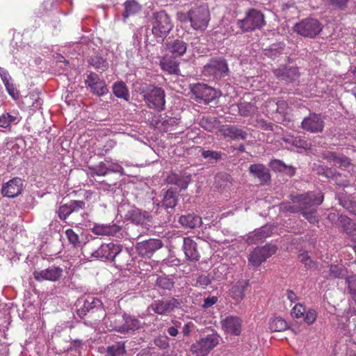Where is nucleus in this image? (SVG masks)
I'll use <instances>...</instances> for the list:
<instances>
[{
  "mask_svg": "<svg viewBox=\"0 0 356 356\" xmlns=\"http://www.w3.org/2000/svg\"><path fill=\"white\" fill-rule=\"evenodd\" d=\"M293 204H282L280 209L283 211L291 213L300 212L310 223L318 222L317 207L323 200L321 193H307L293 196L291 198Z\"/></svg>",
  "mask_w": 356,
  "mask_h": 356,
  "instance_id": "f257e3e1",
  "label": "nucleus"
},
{
  "mask_svg": "<svg viewBox=\"0 0 356 356\" xmlns=\"http://www.w3.org/2000/svg\"><path fill=\"white\" fill-rule=\"evenodd\" d=\"M153 35L161 39L165 38L173 28V24L169 15L165 11L156 12L152 19Z\"/></svg>",
  "mask_w": 356,
  "mask_h": 356,
  "instance_id": "f03ea898",
  "label": "nucleus"
},
{
  "mask_svg": "<svg viewBox=\"0 0 356 356\" xmlns=\"http://www.w3.org/2000/svg\"><path fill=\"white\" fill-rule=\"evenodd\" d=\"M323 25L316 18L307 17L296 23L293 30L298 35L309 38H314L323 30Z\"/></svg>",
  "mask_w": 356,
  "mask_h": 356,
  "instance_id": "7ed1b4c3",
  "label": "nucleus"
},
{
  "mask_svg": "<svg viewBox=\"0 0 356 356\" xmlns=\"http://www.w3.org/2000/svg\"><path fill=\"white\" fill-rule=\"evenodd\" d=\"M143 97L149 108L158 111L165 109V93L163 88L150 86L145 92Z\"/></svg>",
  "mask_w": 356,
  "mask_h": 356,
  "instance_id": "20e7f679",
  "label": "nucleus"
},
{
  "mask_svg": "<svg viewBox=\"0 0 356 356\" xmlns=\"http://www.w3.org/2000/svg\"><path fill=\"white\" fill-rule=\"evenodd\" d=\"M188 19L191 26L195 30H204L210 19V13L208 8L204 6H200L193 8L188 12Z\"/></svg>",
  "mask_w": 356,
  "mask_h": 356,
  "instance_id": "39448f33",
  "label": "nucleus"
},
{
  "mask_svg": "<svg viewBox=\"0 0 356 356\" xmlns=\"http://www.w3.org/2000/svg\"><path fill=\"white\" fill-rule=\"evenodd\" d=\"M238 25L246 32L260 29L265 25L264 16L260 11L251 9L243 19L238 22Z\"/></svg>",
  "mask_w": 356,
  "mask_h": 356,
  "instance_id": "423d86ee",
  "label": "nucleus"
},
{
  "mask_svg": "<svg viewBox=\"0 0 356 356\" xmlns=\"http://www.w3.org/2000/svg\"><path fill=\"white\" fill-rule=\"evenodd\" d=\"M229 68L227 62L221 58H211L204 65L203 74L205 76H212L213 79H220L227 75Z\"/></svg>",
  "mask_w": 356,
  "mask_h": 356,
  "instance_id": "0eeeda50",
  "label": "nucleus"
},
{
  "mask_svg": "<svg viewBox=\"0 0 356 356\" xmlns=\"http://www.w3.org/2000/svg\"><path fill=\"white\" fill-rule=\"evenodd\" d=\"M219 343V336L217 333L208 334L202 337L195 343L192 345V350L199 356L207 355L213 348Z\"/></svg>",
  "mask_w": 356,
  "mask_h": 356,
  "instance_id": "6e6552de",
  "label": "nucleus"
},
{
  "mask_svg": "<svg viewBox=\"0 0 356 356\" xmlns=\"http://www.w3.org/2000/svg\"><path fill=\"white\" fill-rule=\"evenodd\" d=\"M276 250L277 247L270 244L257 247L249 254V263L253 266H259L268 257L274 254Z\"/></svg>",
  "mask_w": 356,
  "mask_h": 356,
  "instance_id": "1a4fd4ad",
  "label": "nucleus"
},
{
  "mask_svg": "<svg viewBox=\"0 0 356 356\" xmlns=\"http://www.w3.org/2000/svg\"><path fill=\"white\" fill-rule=\"evenodd\" d=\"M122 251V246L114 243H103L91 254L97 259L113 261Z\"/></svg>",
  "mask_w": 356,
  "mask_h": 356,
  "instance_id": "9d476101",
  "label": "nucleus"
},
{
  "mask_svg": "<svg viewBox=\"0 0 356 356\" xmlns=\"http://www.w3.org/2000/svg\"><path fill=\"white\" fill-rule=\"evenodd\" d=\"M118 322H115L114 330L120 333H126L130 331H135L141 327L140 321L129 314H124L120 316Z\"/></svg>",
  "mask_w": 356,
  "mask_h": 356,
  "instance_id": "9b49d317",
  "label": "nucleus"
},
{
  "mask_svg": "<svg viewBox=\"0 0 356 356\" xmlns=\"http://www.w3.org/2000/svg\"><path fill=\"white\" fill-rule=\"evenodd\" d=\"M178 197L177 193L173 191L172 188H169L163 193V197L161 202V204L160 205L158 203L156 205L158 207H161V209H164V211L167 213L166 218H163V219H161L160 221L161 223L165 224L169 222L171 220L172 213L170 211H167L166 209H170L172 210L177 204ZM162 211V209H161Z\"/></svg>",
  "mask_w": 356,
  "mask_h": 356,
  "instance_id": "f8f14e48",
  "label": "nucleus"
},
{
  "mask_svg": "<svg viewBox=\"0 0 356 356\" xmlns=\"http://www.w3.org/2000/svg\"><path fill=\"white\" fill-rule=\"evenodd\" d=\"M192 92L199 103L209 104L218 97L216 90L202 83L194 85Z\"/></svg>",
  "mask_w": 356,
  "mask_h": 356,
  "instance_id": "ddd939ff",
  "label": "nucleus"
},
{
  "mask_svg": "<svg viewBox=\"0 0 356 356\" xmlns=\"http://www.w3.org/2000/svg\"><path fill=\"white\" fill-rule=\"evenodd\" d=\"M179 305V301L174 298L154 300L149 308L159 315H167Z\"/></svg>",
  "mask_w": 356,
  "mask_h": 356,
  "instance_id": "4468645a",
  "label": "nucleus"
},
{
  "mask_svg": "<svg viewBox=\"0 0 356 356\" xmlns=\"http://www.w3.org/2000/svg\"><path fill=\"white\" fill-rule=\"evenodd\" d=\"M85 205V202L82 200H71L67 203L61 202L56 213L60 220L65 221L71 213L84 209Z\"/></svg>",
  "mask_w": 356,
  "mask_h": 356,
  "instance_id": "2eb2a0df",
  "label": "nucleus"
},
{
  "mask_svg": "<svg viewBox=\"0 0 356 356\" xmlns=\"http://www.w3.org/2000/svg\"><path fill=\"white\" fill-rule=\"evenodd\" d=\"M324 121L321 116L316 113H310L305 118L301 123V127L310 133H321L324 128Z\"/></svg>",
  "mask_w": 356,
  "mask_h": 356,
  "instance_id": "dca6fc26",
  "label": "nucleus"
},
{
  "mask_svg": "<svg viewBox=\"0 0 356 356\" xmlns=\"http://www.w3.org/2000/svg\"><path fill=\"white\" fill-rule=\"evenodd\" d=\"M85 83L90 88L92 92L99 97L103 96L108 92L106 83L101 80L99 76L94 72H91L88 76Z\"/></svg>",
  "mask_w": 356,
  "mask_h": 356,
  "instance_id": "f3484780",
  "label": "nucleus"
},
{
  "mask_svg": "<svg viewBox=\"0 0 356 356\" xmlns=\"http://www.w3.org/2000/svg\"><path fill=\"white\" fill-rule=\"evenodd\" d=\"M273 74L280 81L291 83L298 79L300 72L296 67L280 66L273 70Z\"/></svg>",
  "mask_w": 356,
  "mask_h": 356,
  "instance_id": "a211bd4d",
  "label": "nucleus"
},
{
  "mask_svg": "<svg viewBox=\"0 0 356 356\" xmlns=\"http://www.w3.org/2000/svg\"><path fill=\"white\" fill-rule=\"evenodd\" d=\"M22 180L19 177L13 178L4 184L1 188V194L9 198L18 196L22 191Z\"/></svg>",
  "mask_w": 356,
  "mask_h": 356,
  "instance_id": "6ab92c4d",
  "label": "nucleus"
},
{
  "mask_svg": "<svg viewBox=\"0 0 356 356\" xmlns=\"http://www.w3.org/2000/svg\"><path fill=\"white\" fill-rule=\"evenodd\" d=\"M163 247V243L161 240L151 238L149 240H146L140 243H138L136 245V249L138 252V254L142 255L143 257H149L152 254H153L155 251Z\"/></svg>",
  "mask_w": 356,
  "mask_h": 356,
  "instance_id": "aec40b11",
  "label": "nucleus"
},
{
  "mask_svg": "<svg viewBox=\"0 0 356 356\" xmlns=\"http://www.w3.org/2000/svg\"><path fill=\"white\" fill-rule=\"evenodd\" d=\"M62 273V268L56 266H51L44 270H35L33 275L34 278L39 282L43 280L55 282L60 277Z\"/></svg>",
  "mask_w": 356,
  "mask_h": 356,
  "instance_id": "412c9836",
  "label": "nucleus"
},
{
  "mask_svg": "<svg viewBox=\"0 0 356 356\" xmlns=\"http://www.w3.org/2000/svg\"><path fill=\"white\" fill-rule=\"evenodd\" d=\"M127 217L132 222L142 226L149 225L152 220V217L148 211L138 208H134L129 211Z\"/></svg>",
  "mask_w": 356,
  "mask_h": 356,
  "instance_id": "4be33fe9",
  "label": "nucleus"
},
{
  "mask_svg": "<svg viewBox=\"0 0 356 356\" xmlns=\"http://www.w3.org/2000/svg\"><path fill=\"white\" fill-rule=\"evenodd\" d=\"M219 131L225 138L232 140H245L248 136L247 132L243 128L235 125H223Z\"/></svg>",
  "mask_w": 356,
  "mask_h": 356,
  "instance_id": "5701e85b",
  "label": "nucleus"
},
{
  "mask_svg": "<svg viewBox=\"0 0 356 356\" xmlns=\"http://www.w3.org/2000/svg\"><path fill=\"white\" fill-rule=\"evenodd\" d=\"M338 224L346 236L353 241L356 242V222L345 215L338 218Z\"/></svg>",
  "mask_w": 356,
  "mask_h": 356,
  "instance_id": "b1692460",
  "label": "nucleus"
},
{
  "mask_svg": "<svg viewBox=\"0 0 356 356\" xmlns=\"http://www.w3.org/2000/svg\"><path fill=\"white\" fill-rule=\"evenodd\" d=\"M222 329L227 333L239 335L241 332V320L238 316H229L221 321Z\"/></svg>",
  "mask_w": 356,
  "mask_h": 356,
  "instance_id": "393cba45",
  "label": "nucleus"
},
{
  "mask_svg": "<svg viewBox=\"0 0 356 356\" xmlns=\"http://www.w3.org/2000/svg\"><path fill=\"white\" fill-rule=\"evenodd\" d=\"M165 181L168 184L175 185L180 190H185L191 181V175L188 173L180 175L172 173L167 176Z\"/></svg>",
  "mask_w": 356,
  "mask_h": 356,
  "instance_id": "a878e982",
  "label": "nucleus"
},
{
  "mask_svg": "<svg viewBox=\"0 0 356 356\" xmlns=\"http://www.w3.org/2000/svg\"><path fill=\"white\" fill-rule=\"evenodd\" d=\"M250 174L257 178L262 184H266L270 180V175L268 169L263 164H252L249 167Z\"/></svg>",
  "mask_w": 356,
  "mask_h": 356,
  "instance_id": "bb28decb",
  "label": "nucleus"
},
{
  "mask_svg": "<svg viewBox=\"0 0 356 356\" xmlns=\"http://www.w3.org/2000/svg\"><path fill=\"white\" fill-rule=\"evenodd\" d=\"M121 231V227L116 224L112 225H95L92 228V232L96 235L116 236Z\"/></svg>",
  "mask_w": 356,
  "mask_h": 356,
  "instance_id": "cd10ccee",
  "label": "nucleus"
},
{
  "mask_svg": "<svg viewBox=\"0 0 356 356\" xmlns=\"http://www.w3.org/2000/svg\"><path fill=\"white\" fill-rule=\"evenodd\" d=\"M183 248L187 259L191 261H198L200 254L197 250V243L190 238H184Z\"/></svg>",
  "mask_w": 356,
  "mask_h": 356,
  "instance_id": "c85d7f7f",
  "label": "nucleus"
},
{
  "mask_svg": "<svg viewBox=\"0 0 356 356\" xmlns=\"http://www.w3.org/2000/svg\"><path fill=\"white\" fill-rule=\"evenodd\" d=\"M339 203L346 210L356 216V202L351 195L346 193H339L337 195Z\"/></svg>",
  "mask_w": 356,
  "mask_h": 356,
  "instance_id": "c756f323",
  "label": "nucleus"
},
{
  "mask_svg": "<svg viewBox=\"0 0 356 356\" xmlns=\"http://www.w3.org/2000/svg\"><path fill=\"white\" fill-rule=\"evenodd\" d=\"M167 49L174 57L183 56L187 49V44L182 40H174L166 44Z\"/></svg>",
  "mask_w": 356,
  "mask_h": 356,
  "instance_id": "7c9ffc66",
  "label": "nucleus"
},
{
  "mask_svg": "<svg viewBox=\"0 0 356 356\" xmlns=\"http://www.w3.org/2000/svg\"><path fill=\"white\" fill-rule=\"evenodd\" d=\"M318 175L325 176L327 178H331L338 186L346 187L348 183L346 181H338V178L341 177V173L335 172V170L327 167L319 165L316 169Z\"/></svg>",
  "mask_w": 356,
  "mask_h": 356,
  "instance_id": "2f4dec72",
  "label": "nucleus"
},
{
  "mask_svg": "<svg viewBox=\"0 0 356 356\" xmlns=\"http://www.w3.org/2000/svg\"><path fill=\"white\" fill-rule=\"evenodd\" d=\"M0 76L8 94L14 99L19 97V92L15 85L10 82L11 77L8 72L0 67Z\"/></svg>",
  "mask_w": 356,
  "mask_h": 356,
  "instance_id": "473e14b6",
  "label": "nucleus"
},
{
  "mask_svg": "<svg viewBox=\"0 0 356 356\" xmlns=\"http://www.w3.org/2000/svg\"><path fill=\"white\" fill-rule=\"evenodd\" d=\"M179 222L184 227L190 229L200 227L202 224V218L192 213L181 216Z\"/></svg>",
  "mask_w": 356,
  "mask_h": 356,
  "instance_id": "72a5a7b5",
  "label": "nucleus"
},
{
  "mask_svg": "<svg viewBox=\"0 0 356 356\" xmlns=\"http://www.w3.org/2000/svg\"><path fill=\"white\" fill-rule=\"evenodd\" d=\"M175 58L168 55L164 56L161 60V68L170 74H178L179 71V63L175 60Z\"/></svg>",
  "mask_w": 356,
  "mask_h": 356,
  "instance_id": "f704fd0d",
  "label": "nucleus"
},
{
  "mask_svg": "<svg viewBox=\"0 0 356 356\" xmlns=\"http://www.w3.org/2000/svg\"><path fill=\"white\" fill-rule=\"evenodd\" d=\"M248 285L246 281H239L232 286L231 296L236 302H240L245 296V291Z\"/></svg>",
  "mask_w": 356,
  "mask_h": 356,
  "instance_id": "c9c22d12",
  "label": "nucleus"
},
{
  "mask_svg": "<svg viewBox=\"0 0 356 356\" xmlns=\"http://www.w3.org/2000/svg\"><path fill=\"white\" fill-rule=\"evenodd\" d=\"M124 343L116 342L106 348V356H126Z\"/></svg>",
  "mask_w": 356,
  "mask_h": 356,
  "instance_id": "e433bc0d",
  "label": "nucleus"
},
{
  "mask_svg": "<svg viewBox=\"0 0 356 356\" xmlns=\"http://www.w3.org/2000/svg\"><path fill=\"white\" fill-rule=\"evenodd\" d=\"M348 277L346 269L340 265H330L329 276H325V278H339L342 279Z\"/></svg>",
  "mask_w": 356,
  "mask_h": 356,
  "instance_id": "4c0bfd02",
  "label": "nucleus"
},
{
  "mask_svg": "<svg viewBox=\"0 0 356 356\" xmlns=\"http://www.w3.org/2000/svg\"><path fill=\"white\" fill-rule=\"evenodd\" d=\"M113 92L116 97L122 98L127 101L129 100V90L124 82L120 81L115 83L113 86Z\"/></svg>",
  "mask_w": 356,
  "mask_h": 356,
  "instance_id": "58836bf2",
  "label": "nucleus"
},
{
  "mask_svg": "<svg viewBox=\"0 0 356 356\" xmlns=\"http://www.w3.org/2000/svg\"><path fill=\"white\" fill-rule=\"evenodd\" d=\"M124 8L125 10L122 14L124 19L128 18L130 15H134L138 13L141 7L134 0L127 1L124 3Z\"/></svg>",
  "mask_w": 356,
  "mask_h": 356,
  "instance_id": "ea45409f",
  "label": "nucleus"
},
{
  "mask_svg": "<svg viewBox=\"0 0 356 356\" xmlns=\"http://www.w3.org/2000/svg\"><path fill=\"white\" fill-rule=\"evenodd\" d=\"M96 301L99 302L98 300H95L92 298L84 300L83 301V306L77 309L78 316L81 318H83L88 312L96 306Z\"/></svg>",
  "mask_w": 356,
  "mask_h": 356,
  "instance_id": "a19ab883",
  "label": "nucleus"
},
{
  "mask_svg": "<svg viewBox=\"0 0 356 356\" xmlns=\"http://www.w3.org/2000/svg\"><path fill=\"white\" fill-rule=\"evenodd\" d=\"M269 328L272 332H282L287 328V323L283 318L277 317L270 319Z\"/></svg>",
  "mask_w": 356,
  "mask_h": 356,
  "instance_id": "79ce46f5",
  "label": "nucleus"
},
{
  "mask_svg": "<svg viewBox=\"0 0 356 356\" xmlns=\"http://www.w3.org/2000/svg\"><path fill=\"white\" fill-rule=\"evenodd\" d=\"M200 124L205 130L212 132L217 129L219 121L214 117L204 118L202 119Z\"/></svg>",
  "mask_w": 356,
  "mask_h": 356,
  "instance_id": "37998d69",
  "label": "nucleus"
},
{
  "mask_svg": "<svg viewBox=\"0 0 356 356\" xmlns=\"http://www.w3.org/2000/svg\"><path fill=\"white\" fill-rule=\"evenodd\" d=\"M270 167L274 171L286 172L289 170L291 175L294 174V168L291 166L286 165L284 162L278 159H274L270 162Z\"/></svg>",
  "mask_w": 356,
  "mask_h": 356,
  "instance_id": "c03bdc74",
  "label": "nucleus"
},
{
  "mask_svg": "<svg viewBox=\"0 0 356 356\" xmlns=\"http://www.w3.org/2000/svg\"><path fill=\"white\" fill-rule=\"evenodd\" d=\"M156 285L163 289L171 290L174 287V282L168 277L160 276L156 279Z\"/></svg>",
  "mask_w": 356,
  "mask_h": 356,
  "instance_id": "a18cd8bd",
  "label": "nucleus"
},
{
  "mask_svg": "<svg viewBox=\"0 0 356 356\" xmlns=\"http://www.w3.org/2000/svg\"><path fill=\"white\" fill-rule=\"evenodd\" d=\"M90 63L98 70L105 71L108 68V63L99 56H93L90 60Z\"/></svg>",
  "mask_w": 356,
  "mask_h": 356,
  "instance_id": "49530a36",
  "label": "nucleus"
},
{
  "mask_svg": "<svg viewBox=\"0 0 356 356\" xmlns=\"http://www.w3.org/2000/svg\"><path fill=\"white\" fill-rule=\"evenodd\" d=\"M238 113L242 116H249L252 114L254 111V106L248 102H241L238 105Z\"/></svg>",
  "mask_w": 356,
  "mask_h": 356,
  "instance_id": "de8ad7c7",
  "label": "nucleus"
},
{
  "mask_svg": "<svg viewBox=\"0 0 356 356\" xmlns=\"http://www.w3.org/2000/svg\"><path fill=\"white\" fill-rule=\"evenodd\" d=\"M298 258L306 268L309 269H315L316 268V263L311 259L307 252L299 254Z\"/></svg>",
  "mask_w": 356,
  "mask_h": 356,
  "instance_id": "09e8293b",
  "label": "nucleus"
},
{
  "mask_svg": "<svg viewBox=\"0 0 356 356\" xmlns=\"http://www.w3.org/2000/svg\"><path fill=\"white\" fill-rule=\"evenodd\" d=\"M201 155L203 158L208 159L210 161H218L222 159V154L220 152L213 150H202Z\"/></svg>",
  "mask_w": 356,
  "mask_h": 356,
  "instance_id": "8fccbe9b",
  "label": "nucleus"
},
{
  "mask_svg": "<svg viewBox=\"0 0 356 356\" xmlns=\"http://www.w3.org/2000/svg\"><path fill=\"white\" fill-rule=\"evenodd\" d=\"M65 235L68 239L69 243L72 244L74 248H78L81 245V242L79 241L78 234H76L72 229H67L65 231Z\"/></svg>",
  "mask_w": 356,
  "mask_h": 356,
  "instance_id": "3c124183",
  "label": "nucleus"
},
{
  "mask_svg": "<svg viewBox=\"0 0 356 356\" xmlns=\"http://www.w3.org/2000/svg\"><path fill=\"white\" fill-rule=\"evenodd\" d=\"M109 172L108 166L106 163L101 162L97 165L91 168L92 176L96 175L97 176H105Z\"/></svg>",
  "mask_w": 356,
  "mask_h": 356,
  "instance_id": "603ef678",
  "label": "nucleus"
},
{
  "mask_svg": "<svg viewBox=\"0 0 356 356\" xmlns=\"http://www.w3.org/2000/svg\"><path fill=\"white\" fill-rule=\"evenodd\" d=\"M16 120V116L11 115L8 113H3L0 116V127L2 128H7Z\"/></svg>",
  "mask_w": 356,
  "mask_h": 356,
  "instance_id": "864d4df0",
  "label": "nucleus"
},
{
  "mask_svg": "<svg viewBox=\"0 0 356 356\" xmlns=\"http://www.w3.org/2000/svg\"><path fill=\"white\" fill-rule=\"evenodd\" d=\"M211 282V278L209 275L201 274L198 275L196 280V286H200L202 289H205Z\"/></svg>",
  "mask_w": 356,
  "mask_h": 356,
  "instance_id": "5fc2aeb1",
  "label": "nucleus"
},
{
  "mask_svg": "<svg viewBox=\"0 0 356 356\" xmlns=\"http://www.w3.org/2000/svg\"><path fill=\"white\" fill-rule=\"evenodd\" d=\"M346 284H347L348 293L356 291V275H350L346 277Z\"/></svg>",
  "mask_w": 356,
  "mask_h": 356,
  "instance_id": "6e6d98bb",
  "label": "nucleus"
},
{
  "mask_svg": "<svg viewBox=\"0 0 356 356\" xmlns=\"http://www.w3.org/2000/svg\"><path fill=\"white\" fill-rule=\"evenodd\" d=\"M317 314L314 309H309L305 311L304 314V321L309 325L312 324L316 319Z\"/></svg>",
  "mask_w": 356,
  "mask_h": 356,
  "instance_id": "4d7b16f0",
  "label": "nucleus"
},
{
  "mask_svg": "<svg viewBox=\"0 0 356 356\" xmlns=\"http://www.w3.org/2000/svg\"><path fill=\"white\" fill-rule=\"evenodd\" d=\"M334 165H337L339 168H348L351 165L350 159L346 156H337V160Z\"/></svg>",
  "mask_w": 356,
  "mask_h": 356,
  "instance_id": "13d9d810",
  "label": "nucleus"
},
{
  "mask_svg": "<svg viewBox=\"0 0 356 356\" xmlns=\"http://www.w3.org/2000/svg\"><path fill=\"white\" fill-rule=\"evenodd\" d=\"M306 309L301 304H296L291 311V314L296 318H300L304 316Z\"/></svg>",
  "mask_w": 356,
  "mask_h": 356,
  "instance_id": "bf43d9fd",
  "label": "nucleus"
},
{
  "mask_svg": "<svg viewBox=\"0 0 356 356\" xmlns=\"http://www.w3.org/2000/svg\"><path fill=\"white\" fill-rule=\"evenodd\" d=\"M154 344L161 349H165L169 346L168 338L162 336L154 339Z\"/></svg>",
  "mask_w": 356,
  "mask_h": 356,
  "instance_id": "052dcab7",
  "label": "nucleus"
},
{
  "mask_svg": "<svg viewBox=\"0 0 356 356\" xmlns=\"http://www.w3.org/2000/svg\"><path fill=\"white\" fill-rule=\"evenodd\" d=\"M292 143L294 146L299 147V148H303V149H307L309 146V144L307 143V140H305L300 137L294 138L293 139Z\"/></svg>",
  "mask_w": 356,
  "mask_h": 356,
  "instance_id": "680f3d73",
  "label": "nucleus"
},
{
  "mask_svg": "<svg viewBox=\"0 0 356 356\" xmlns=\"http://www.w3.org/2000/svg\"><path fill=\"white\" fill-rule=\"evenodd\" d=\"M329 4L339 8H343L346 6L348 3V0H325Z\"/></svg>",
  "mask_w": 356,
  "mask_h": 356,
  "instance_id": "e2e57ef3",
  "label": "nucleus"
},
{
  "mask_svg": "<svg viewBox=\"0 0 356 356\" xmlns=\"http://www.w3.org/2000/svg\"><path fill=\"white\" fill-rule=\"evenodd\" d=\"M218 301V298L216 296L208 297L204 299V304L202 307L204 308H209L215 305Z\"/></svg>",
  "mask_w": 356,
  "mask_h": 356,
  "instance_id": "0e129e2a",
  "label": "nucleus"
},
{
  "mask_svg": "<svg viewBox=\"0 0 356 356\" xmlns=\"http://www.w3.org/2000/svg\"><path fill=\"white\" fill-rule=\"evenodd\" d=\"M337 156L338 155L335 152H325L323 154V158L324 159H326L329 161H333L334 163L337 160Z\"/></svg>",
  "mask_w": 356,
  "mask_h": 356,
  "instance_id": "69168bd1",
  "label": "nucleus"
},
{
  "mask_svg": "<svg viewBox=\"0 0 356 356\" xmlns=\"http://www.w3.org/2000/svg\"><path fill=\"white\" fill-rule=\"evenodd\" d=\"M341 214L336 213H330L328 214L327 218L328 220L335 226H339L338 224V218L341 216Z\"/></svg>",
  "mask_w": 356,
  "mask_h": 356,
  "instance_id": "338daca9",
  "label": "nucleus"
},
{
  "mask_svg": "<svg viewBox=\"0 0 356 356\" xmlns=\"http://www.w3.org/2000/svg\"><path fill=\"white\" fill-rule=\"evenodd\" d=\"M193 327V323L191 322L186 323L183 327L181 332L184 336H188L191 332V329Z\"/></svg>",
  "mask_w": 356,
  "mask_h": 356,
  "instance_id": "774afa93",
  "label": "nucleus"
}]
</instances>
